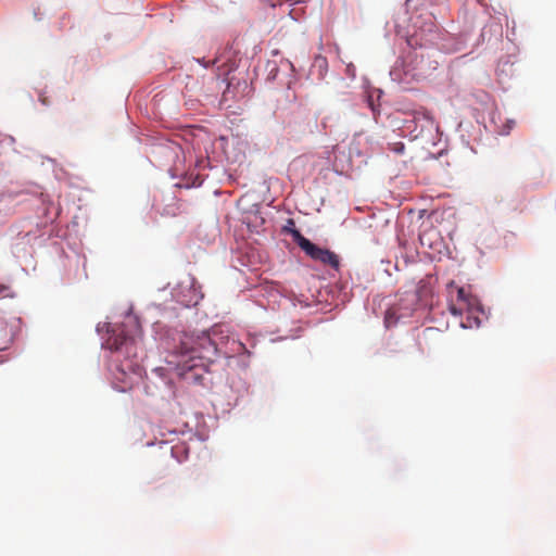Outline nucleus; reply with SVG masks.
Returning <instances> with one entry per match:
<instances>
[{"instance_id":"f257e3e1","label":"nucleus","mask_w":556,"mask_h":556,"mask_svg":"<svg viewBox=\"0 0 556 556\" xmlns=\"http://www.w3.org/2000/svg\"><path fill=\"white\" fill-rule=\"evenodd\" d=\"M140 340L141 326L138 319L135 316H127L122 324L114 325L109 330V336L103 343L106 349L117 354V361H119V356L124 357L122 364L117 366V370L123 376L122 381L125 384L122 388L123 391L132 387L131 375H139L138 350Z\"/></svg>"},{"instance_id":"f03ea898","label":"nucleus","mask_w":556,"mask_h":556,"mask_svg":"<svg viewBox=\"0 0 556 556\" xmlns=\"http://www.w3.org/2000/svg\"><path fill=\"white\" fill-rule=\"evenodd\" d=\"M447 290L450 294L448 311L452 315L460 317V326L465 329L479 327L480 315L483 314V311L478 304V300L470 295L465 288L456 286L454 281L447 285Z\"/></svg>"},{"instance_id":"7ed1b4c3","label":"nucleus","mask_w":556,"mask_h":556,"mask_svg":"<svg viewBox=\"0 0 556 556\" xmlns=\"http://www.w3.org/2000/svg\"><path fill=\"white\" fill-rule=\"evenodd\" d=\"M217 346L206 332L200 334H185L180 341L179 354L188 357L190 362L199 359L210 364L217 356Z\"/></svg>"},{"instance_id":"20e7f679","label":"nucleus","mask_w":556,"mask_h":556,"mask_svg":"<svg viewBox=\"0 0 556 556\" xmlns=\"http://www.w3.org/2000/svg\"><path fill=\"white\" fill-rule=\"evenodd\" d=\"M291 236L294 242L312 260L320 262L324 265H328L333 269H339L340 260L334 252L314 244L307 238H305L299 230H291Z\"/></svg>"},{"instance_id":"39448f33","label":"nucleus","mask_w":556,"mask_h":556,"mask_svg":"<svg viewBox=\"0 0 556 556\" xmlns=\"http://www.w3.org/2000/svg\"><path fill=\"white\" fill-rule=\"evenodd\" d=\"M206 363H193L187 359L180 368L179 375L187 383L205 384L207 374Z\"/></svg>"},{"instance_id":"423d86ee","label":"nucleus","mask_w":556,"mask_h":556,"mask_svg":"<svg viewBox=\"0 0 556 556\" xmlns=\"http://www.w3.org/2000/svg\"><path fill=\"white\" fill-rule=\"evenodd\" d=\"M516 122L514 119H507L503 126L498 129V134L502 136H507L515 127Z\"/></svg>"},{"instance_id":"0eeeda50","label":"nucleus","mask_w":556,"mask_h":556,"mask_svg":"<svg viewBox=\"0 0 556 556\" xmlns=\"http://www.w3.org/2000/svg\"><path fill=\"white\" fill-rule=\"evenodd\" d=\"M393 319L394 321H396L397 317L395 316V312L392 308H390L386 313L384 321L388 326H390V324L393 323Z\"/></svg>"},{"instance_id":"6e6552de","label":"nucleus","mask_w":556,"mask_h":556,"mask_svg":"<svg viewBox=\"0 0 556 556\" xmlns=\"http://www.w3.org/2000/svg\"><path fill=\"white\" fill-rule=\"evenodd\" d=\"M174 447H170L168 451L164 453L166 465H168V463H170L174 459Z\"/></svg>"},{"instance_id":"1a4fd4ad","label":"nucleus","mask_w":556,"mask_h":556,"mask_svg":"<svg viewBox=\"0 0 556 556\" xmlns=\"http://www.w3.org/2000/svg\"><path fill=\"white\" fill-rule=\"evenodd\" d=\"M291 226H294V222L292 219H289L288 226L285 227V230L291 233V230H295L294 228H291Z\"/></svg>"},{"instance_id":"9d476101","label":"nucleus","mask_w":556,"mask_h":556,"mask_svg":"<svg viewBox=\"0 0 556 556\" xmlns=\"http://www.w3.org/2000/svg\"><path fill=\"white\" fill-rule=\"evenodd\" d=\"M394 151L397 152V153H402L404 151V144L403 143H396L395 144V148H394Z\"/></svg>"},{"instance_id":"9b49d317","label":"nucleus","mask_w":556,"mask_h":556,"mask_svg":"<svg viewBox=\"0 0 556 556\" xmlns=\"http://www.w3.org/2000/svg\"><path fill=\"white\" fill-rule=\"evenodd\" d=\"M11 342H12V337H10V338L7 340V342H5V344H4V345H0V350H5V349L8 348V345H9Z\"/></svg>"}]
</instances>
